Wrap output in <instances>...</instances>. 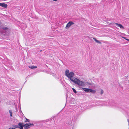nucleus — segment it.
Masks as SVG:
<instances>
[{
  "label": "nucleus",
  "mask_w": 129,
  "mask_h": 129,
  "mask_svg": "<svg viewBox=\"0 0 129 129\" xmlns=\"http://www.w3.org/2000/svg\"><path fill=\"white\" fill-rule=\"evenodd\" d=\"M74 73L73 72H70L69 70H66L65 71V75L72 82L79 86H85L84 82L74 77Z\"/></svg>",
  "instance_id": "nucleus-1"
},
{
  "label": "nucleus",
  "mask_w": 129,
  "mask_h": 129,
  "mask_svg": "<svg viewBox=\"0 0 129 129\" xmlns=\"http://www.w3.org/2000/svg\"><path fill=\"white\" fill-rule=\"evenodd\" d=\"M34 125L33 123H26L24 125L23 127L25 129H26L29 128H30L31 126H33Z\"/></svg>",
  "instance_id": "nucleus-2"
},
{
  "label": "nucleus",
  "mask_w": 129,
  "mask_h": 129,
  "mask_svg": "<svg viewBox=\"0 0 129 129\" xmlns=\"http://www.w3.org/2000/svg\"><path fill=\"white\" fill-rule=\"evenodd\" d=\"M74 23L72 21L69 22L67 24L65 28L66 29H68L72 25L74 24Z\"/></svg>",
  "instance_id": "nucleus-3"
},
{
  "label": "nucleus",
  "mask_w": 129,
  "mask_h": 129,
  "mask_svg": "<svg viewBox=\"0 0 129 129\" xmlns=\"http://www.w3.org/2000/svg\"><path fill=\"white\" fill-rule=\"evenodd\" d=\"M18 125L19 126V128L20 129H23V126L24 124L23 123L19 122L18 123Z\"/></svg>",
  "instance_id": "nucleus-4"
},
{
  "label": "nucleus",
  "mask_w": 129,
  "mask_h": 129,
  "mask_svg": "<svg viewBox=\"0 0 129 129\" xmlns=\"http://www.w3.org/2000/svg\"><path fill=\"white\" fill-rule=\"evenodd\" d=\"M115 24L118 26L120 28L122 29H124V28L122 25L118 23H115Z\"/></svg>",
  "instance_id": "nucleus-5"
},
{
  "label": "nucleus",
  "mask_w": 129,
  "mask_h": 129,
  "mask_svg": "<svg viewBox=\"0 0 129 129\" xmlns=\"http://www.w3.org/2000/svg\"><path fill=\"white\" fill-rule=\"evenodd\" d=\"M82 89L86 92H89V89L85 88H83Z\"/></svg>",
  "instance_id": "nucleus-6"
},
{
  "label": "nucleus",
  "mask_w": 129,
  "mask_h": 129,
  "mask_svg": "<svg viewBox=\"0 0 129 129\" xmlns=\"http://www.w3.org/2000/svg\"><path fill=\"white\" fill-rule=\"evenodd\" d=\"M93 39L94 40L95 42L101 44V42L98 40H96L95 38H93Z\"/></svg>",
  "instance_id": "nucleus-7"
},
{
  "label": "nucleus",
  "mask_w": 129,
  "mask_h": 129,
  "mask_svg": "<svg viewBox=\"0 0 129 129\" xmlns=\"http://www.w3.org/2000/svg\"><path fill=\"white\" fill-rule=\"evenodd\" d=\"M1 6L3 7L6 8L7 6V5L4 3H1Z\"/></svg>",
  "instance_id": "nucleus-8"
},
{
  "label": "nucleus",
  "mask_w": 129,
  "mask_h": 129,
  "mask_svg": "<svg viewBox=\"0 0 129 129\" xmlns=\"http://www.w3.org/2000/svg\"><path fill=\"white\" fill-rule=\"evenodd\" d=\"M89 92H90L91 93H94L96 92V91L92 89H89Z\"/></svg>",
  "instance_id": "nucleus-9"
},
{
  "label": "nucleus",
  "mask_w": 129,
  "mask_h": 129,
  "mask_svg": "<svg viewBox=\"0 0 129 129\" xmlns=\"http://www.w3.org/2000/svg\"><path fill=\"white\" fill-rule=\"evenodd\" d=\"M30 68L32 69H34L35 68H37V66H30L29 67Z\"/></svg>",
  "instance_id": "nucleus-10"
},
{
  "label": "nucleus",
  "mask_w": 129,
  "mask_h": 129,
  "mask_svg": "<svg viewBox=\"0 0 129 129\" xmlns=\"http://www.w3.org/2000/svg\"><path fill=\"white\" fill-rule=\"evenodd\" d=\"M13 127L16 128H19V126L18 125H13Z\"/></svg>",
  "instance_id": "nucleus-11"
},
{
  "label": "nucleus",
  "mask_w": 129,
  "mask_h": 129,
  "mask_svg": "<svg viewBox=\"0 0 129 129\" xmlns=\"http://www.w3.org/2000/svg\"><path fill=\"white\" fill-rule=\"evenodd\" d=\"M9 113L10 114V116L11 117L12 116V112L11 110H9Z\"/></svg>",
  "instance_id": "nucleus-12"
},
{
  "label": "nucleus",
  "mask_w": 129,
  "mask_h": 129,
  "mask_svg": "<svg viewBox=\"0 0 129 129\" xmlns=\"http://www.w3.org/2000/svg\"><path fill=\"white\" fill-rule=\"evenodd\" d=\"M1 28L4 30H7L8 29V28L7 27H1Z\"/></svg>",
  "instance_id": "nucleus-13"
},
{
  "label": "nucleus",
  "mask_w": 129,
  "mask_h": 129,
  "mask_svg": "<svg viewBox=\"0 0 129 129\" xmlns=\"http://www.w3.org/2000/svg\"><path fill=\"white\" fill-rule=\"evenodd\" d=\"M72 89L73 92L75 93H77V91L75 89L73 88H72Z\"/></svg>",
  "instance_id": "nucleus-14"
},
{
  "label": "nucleus",
  "mask_w": 129,
  "mask_h": 129,
  "mask_svg": "<svg viewBox=\"0 0 129 129\" xmlns=\"http://www.w3.org/2000/svg\"><path fill=\"white\" fill-rule=\"evenodd\" d=\"M104 92L103 90L102 89H101V93H100L101 94V95Z\"/></svg>",
  "instance_id": "nucleus-15"
},
{
  "label": "nucleus",
  "mask_w": 129,
  "mask_h": 129,
  "mask_svg": "<svg viewBox=\"0 0 129 129\" xmlns=\"http://www.w3.org/2000/svg\"><path fill=\"white\" fill-rule=\"evenodd\" d=\"M25 119H26V120L25 121V122H29V120L28 119L26 118H25Z\"/></svg>",
  "instance_id": "nucleus-16"
},
{
  "label": "nucleus",
  "mask_w": 129,
  "mask_h": 129,
  "mask_svg": "<svg viewBox=\"0 0 129 129\" xmlns=\"http://www.w3.org/2000/svg\"><path fill=\"white\" fill-rule=\"evenodd\" d=\"M127 121L128 123V129H129V119H128L127 120Z\"/></svg>",
  "instance_id": "nucleus-17"
},
{
  "label": "nucleus",
  "mask_w": 129,
  "mask_h": 129,
  "mask_svg": "<svg viewBox=\"0 0 129 129\" xmlns=\"http://www.w3.org/2000/svg\"><path fill=\"white\" fill-rule=\"evenodd\" d=\"M115 23H109V25H110L111 24H115Z\"/></svg>",
  "instance_id": "nucleus-18"
},
{
  "label": "nucleus",
  "mask_w": 129,
  "mask_h": 129,
  "mask_svg": "<svg viewBox=\"0 0 129 129\" xmlns=\"http://www.w3.org/2000/svg\"><path fill=\"white\" fill-rule=\"evenodd\" d=\"M122 38H124V39L127 40V41H129V39H126V38L125 37H122Z\"/></svg>",
  "instance_id": "nucleus-19"
},
{
  "label": "nucleus",
  "mask_w": 129,
  "mask_h": 129,
  "mask_svg": "<svg viewBox=\"0 0 129 129\" xmlns=\"http://www.w3.org/2000/svg\"><path fill=\"white\" fill-rule=\"evenodd\" d=\"M86 84H88V85H91V83H89L88 82H86Z\"/></svg>",
  "instance_id": "nucleus-20"
},
{
  "label": "nucleus",
  "mask_w": 129,
  "mask_h": 129,
  "mask_svg": "<svg viewBox=\"0 0 129 129\" xmlns=\"http://www.w3.org/2000/svg\"><path fill=\"white\" fill-rule=\"evenodd\" d=\"M14 128H11V127L9 128L8 129H14Z\"/></svg>",
  "instance_id": "nucleus-21"
},
{
  "label": "nucleus",
  "mask_w": 129,
  "mask_h": 129,
  "mask_svg": "<svg viewBox=\"0 0 129 129\" xmlns=\"http://www.w3.org/2000/svg\"><path fill=\"white\" fill-rule=\"evenodd\" d=\"M53 1L55 2H56L58 1V0H53Z\"/></svg>",
  "instance_id": "nucleus-22"
},
{
  "label": "nucleus",
  "mask_w": 129,
  "mask_h": 129,
  "mask_svg": "<svg viewBox=\"0 0 129 129\" xmlns=\"http://www.w3.org/2000/svg\"><path fill=\"white\" fill-rule=\"evenodd\" d=\"M1 22L0 21V25H1Z\"/></svg>",
  "instance_id": "nucleus-23"
},
{
  "label": "nucleus",
  "mask_w": 129,
  "mask_h": 129,
  "mask_svg": "<svg viewBox=\"0 0 129 129\" xmlns=\"http://www.w3.org/2000/svg\"><path fill=\"white\" fill-rule=\"evenodd\" d=\"M1 3H0V6H1Z\"/></svg>",
  "instance_id": "nucleus-24"
}]
</instances>
